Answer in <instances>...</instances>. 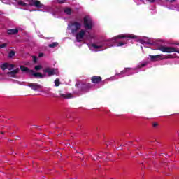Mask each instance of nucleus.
Returning a JSON list of instances; mask_svg holds the SVG:
<instances>
[{
  "mask_svg": "<svg viewBox=\"0 0 179 179\" xmlns=\"http://www.w3.org/2000/svg\"><path fill=\"white\" fill-rule=\"evenodd\" d=\"M158 50L159 51H162V52H167V53L178 52V54H179V50H178L174 47L160 45L158 47Z\"/></svg>",
  "mask_w": 179,
  "mask_h": 179,
  "instance_id": "1",
  "label": "nucleus"
},
{
  "mask_svg": "<svg viewBox=\"0 0 179 179\" xmlns=\"http://www.w3.org/2000/svg\"><path fill=\"white\" fill-rule=\"evenodd\" d=\"M70 27V30H71V33L75 34L77 33L78 30H80V27H82V24L78 22L74 21L70 23L69 25Z\"/></svg>",
  "mask_w": 179,
  "mask_h": 179,
  "instance_id": "2",
  "label": "nucleus"
},
{
  "mask_svg": "<svg viewBox=\"0 0 179 179\" xmlns=\"http://www.w3.org/2000/svg\"><path fill=\"white\" fill-rule=\"evenodd\" d=\"M83 22L84 27L86 30H92V29H93V20H92L90 17L85 16L83 18Z\"/></svg>",
  "mask_w": 179,
  "mask_h": 179,
  "instance_id": "3",
  "label": "nucleus"
},
{
  "mask_svg": "<svg viewBox=\"0 0 179 179\" xmlns=\"http://www.w3.org/2000/svg\"><path fill=\"white\" fill-rule=\"evenodd\" d=\"M29 6H35L38 9H44V4L41 3L38 0H29Z\"/></svg>",
  "mask_w": 179,
  "mask_h": 179,
  "instance_id": "4",
  "label": "nucleus"
},
{
  "mask_svg": "<svg viewBox=\"0 0 179 179\" xmlns=\"http://www.w3.org/2000/svg\"><path fill=\"white\" fill-rule=\"evenodd\" d=\"M86 34V31L81 29L76 35V38L78 43H80Z\"/></svg>",
  "mask_w": 179,
  "mask_h": 179,
  "instance_id": "5",
  "label": "nucleus"
},
{
  "mask_svg": "<svg viewBox=\"0 0 179 179\" xmlns=\"http://www.w3.org/2000/svg\"><path fill=\"white\" fill-rule=\"evenodd\" d=\"M117 38H129V39H134L136 38V36L134 34H121L118 35L114 38V40H117Z\"/></svg>",
  "mask_w": 179,
  "mask_h": 179,
  "instance_id": "6",
  "label": "nucleus"
},
{
  "mask_svg": "<svg viewBox=\"0 0 179 179\" xmlns=\"http://www.w3.org/2000/svg\"><path fill=\"white\" fill-rule=\"evenodd\" d=\"M101 80H103V78H101V76H94L91 78V82L92 83H95L96 85L100 83Z\"/></svg>",
  "mask_w": 179,
  "mask_h": 179,
  "instance_id": "7",
  "label": "nucleus"
},
{
  "mask_svg": "<svg viewBox=\"0 0 179 179\" xmlns=\"http://www.w3.org/2000/svg\"><path fill=\"white\" fill-rule=\"evenodd\" d=\"M45 73H48V76H52L55 75V69L48 67L43 70Z\"/></svg>",
  "mask_w": 179,
  "mask_h": 179,
  "instance_id": "8",
  "label": "nucleus"
},
{
  "mask_svg": "<svg viewBox=\"0 0 179 179\" xmlns=\"http://www.w3.org/2000/svg\"><path fill=\"white\" fill-rule=\"evenodd\" d=\"M29 87H31L32 90H34V92H37L39 89H41V85L37 84V83H29L27 85Z\"/></svg>",
  "mask_w": 179,
  "mask_h": 179,
  "instance_id": "9",
  "label": "nucleus"
},
{
  "mask_svg": "<svg viewBox=\"0 0 179 179\" xmlns=\"http://www.w3.org/2000/svg\"><path fill=\"white\" fill-rule=\"evenodd\" d=\"M19 71H20V69H19V68H17L15 70L8 71L7 73V75L8 76H10V78H16V75H17V73H19Z\"/></svg>",
  "mask_w": 179,
  "mask_h": 179,
  "instance_id": "10",
  "label": "nucleus"
},
{
  "mask_svg": "<svg viewBox=\"0 0 179 179\" xmlns=\"http://www.w3.org/2000/svg\"><path fill=\"white\" fill-rule=\"evenodd\" d=\"M92 87H93V85L91 83H86L82 84L81 90H87L88 89H92Z\"/></svg>",
  "mask_w": 179,
  "mask_h": 179,
  "instance_id": "11",
  "label": "nucleus"
},
{
  "mask_svg": "<svg viewBox=\"0 0 179 179\" xmlns=\"http://www.w3.org/2000/svg\"><path fill=\"white\" fill-rule=\"evenodd\" d=\"M29 72L30 75L34 76V78H44V76L41 73H36L34 70H31Z\"/></svg>",
  "mask_w": 179,
  "mask_h": 179,
  "instance_id": "12",
  "label": "nucleus"
},
{
  "mask_svg": "<svg viewBox=\"0 0 179 179\" xmlns=\"http://www.w3.org/2000/svg\"><path fill=\"white\" fill-rule=\"evenodd\" d=\"M17 33H19V29H13L7 30V34H8L9 36L17 34Z\"/></svg>",
  "mask_w": 179,
  "mask_h": 179,
  "instance_id": "13",
  "label": "nucleus"
},
{
  "mask_svg": "<svg viewBox=\"0 0 179 179\" xmlns=\"http://www.w3.org/2000/svg\"><path fill=\"white\" fill-rule=\"evenodd\" d=\"M163 57V55H150V58L151 61H157L159 58Z\"/></svg>",
  "mask_w": 179,
  "mask_h": 179,
  "instance_id": "14",
  "label": "nucleus"
},
{
  "mask_svg": "<svg viewBox=\"0 0 179 179\" xmlns=\"http://www.w3.org/2000/svg\"><path fill=\"white\" fill-rule=\"evenodd\" d=\"M20 69L22 71V72H26L27 73H30V71L31 70H30L28 67H26L24 66H20Z\"/></svg>",
  "mask_w": 179,
  "mask_h": 179,
  "instance_id": "15",
  "label": "nucleus"
},
{
  "mask_svg": "<svg viewBox=\"0 0 179 179\" xmlns=\"http://www.w3.org/2000/svg\"><path fill=\"white\" fill-rule=\"evenodd\" d=\"M92 47H93V48H94L95 50H99V48H103V47H104V43H102L101 45H97L94 43H93L92 45Z\"/></svg>",
  "mask_w": 179,
  "mask_h": 179,
  "instance_id": "16",
  "label": "nucleus"
},
{
  "mask_svg": "<svg viewBox=\"0 0 179 179\" xmlns=\"http://www.w3.org/2000/svg\"><path fill=\"white\" fill-rule=\"evenodd\" d=\"M1 68L2 71H5V69H9V63H3L1 66Z\"/></svg>",
  "mask_w": 179,
  "mask_h": 179,
  "instance_id": "17",
  "label": "nucleus"
},
{
  "mask_svg": "<svg viewBox=\"0 0 179 179\" xmlns=\"http://www.w3.org/2000/svg\"><path fill=\"white\" fill-rule=\"evenodd\" d=\"M61 97H63L64 99H72V94L69 93L67 94H61Z\"/></svg>",
  "mask_w": 179,
  "mask_h": 179,
  "instance_id": "18",
  "label": "nucleus"
},
{
  "mask_svg": "<svg viewBox=\"0 0 179 179\" xmlns=\"http://www.w3.org/2000/svg\"><path fill=\"white\" fill-rule=\"evenodd\" d=\"M64 13H66V15H72V10L69 8H66L64 9Z\"/></svg>",
  "mask_w": 179,
  "mask_h": 179,
  "instance_id": "19",
  "label": "nucleus"
},
{
  "mask_svg": "<svg viewBox=\"0 0 179 179\" xmlns=\"http://www.w3.org/2000/svg\"><path fill=\"white\" fill-rule=\"evenodd\" d=\"M55 47H58V43L57 42H55V43H52V44L48 45L49 48H55Z\"/></svg>",
  "mask_w": 179,
  "mask_h": 179,
  "instance_id": "20",
  "label": "nucleus"
},
{
  "mask_svg": "<svg viewBox=\"0 0 179 179\" xmlns=\"http://www.w3.org/2000/svg\"><path fill=\"white\" fill-rule=\"evenodd\" d=\"M15 55H16V52L11 50L8 53V58H13V57H15Z\"/></svg>",
  "mask_w": 179,
  "mask_h": 179,
  "instance_id": "21",
  "label": "nucleus"
},
{
  "mask_svg": "<svg viewBox=\"0 0 179 179\" xmlns=\"http://www.w3.org/2000/svg\"><path fill=\"white\" fill-rule=\"evenodd\" d=\"M17 4L20 5V6H24V7L27 6V3H26L22 1H18Z\"/></svg>",
  "mask_w": 179,
  "mask_h": 179,
  "instance_id": "22",
  "label": "nucleus"
},
{
  "mask_svg": "<svg viewBox=\"0 0 179 179\" xmlns=\"http://www.w3.org/2000/svg\"><path fill=\"white\" fill-rule=\"evenodd\" d=\"M59 85H61V83L59 82V79H56L55 80V86H59Z\"/></svg>",
  "mask_w": 179,
  "mask_h": 179,
  "instance_id": "23",
  "label": "nucleus"
},
{
  "mask_svg": "<svg viewBox=\"0 0 179 179\" xmlns=\"http://www.w3.org/2000/svg\"><path fill=\"white\" fill-rule=\"evenodd\" d=\"M127 41L126 42H119L118 43H117V47H122V45H125V44H127Z\"/></svg>",
  "mask_w": 179,
  "mask_h": 179,
  "instance_id": "24",
  "label": "nucleus"
},
{
  "mask_svg": "<svg viewBox=\"0 0 179 179\" xmlns=\"http://www.w3.org/2000/svg\"><path fill=\"white\" fill-rule=\"evenodd\" d=\"M15 68V65L8 64V71H12Z\"/></svg>",
  "mask_w": 179,
  "mask_h": 179,
  "instance_id": "25",
  "label": "nucleus"
},
{
  "mask_svg": "<svg viewBox=\"0 0 179 179\" xmlns=\"http://www.w3.org/2000/svg\"><path fill=\"white\" fill-rule=\"evenodd\" d=\"M169 58H173L171 55H169L168 56H165L164 58H161V59H169Z\"/></svg>",
  "mask_w": 179,
  "mask_h": 179,
  "instance_id": "26",
  "label": "nucleus"
},
{
  "mask_svg": "<svg viewBox=\"0 0 179 179\" xmlns=\"http://www.w3.org/2000/svg\"><path fill=\"white\" fill-rule=\"evenodd\" d=\"M35 71H40L41 69V65H37L34 67Z\"/></svg>",
  "mask_w": 179,
  "mask_h": 179,
  "instance_id": "27",
  "label": "nucleus"
},
{
  "mask_svg": "<svg viewBox=\"0 0 179 179\" xmlns=\"http://www.w3.org/2000/svg\"><path fill=\"white\" fill-rule=\"evenodd\" d=\"M152 127L153 128H157V127H159V123L155 122L152 123Z\"/></svg>",
  "mask_w": 179,
  "mask_h": 179,
  "instance_id": "28",
  "label": "nucleus"
},
{
  "mask_svg": "<svg viewBox=\"0 0 179 179\" xmlns=\"http://www.w3.org/2000/svg\"><path fill=\"white\" fill-rule=\"evenodd\" d=\"M6 45H8V44L2 43L0 45V48H5V47H6Z\"/></svg>",
  "mask_w": 179,
  "mask_h": 179,
  "instance_id": "29",
  "label": "nucleus"
},
{
  "mask_svg": "<svg viewBox=\"0 0 179 179\" xmlns=\"http://www.w3.org/2000/svg\"><path fill=\"white\" fill-rule=\"evenodd\" d=\"M33 61H34V64L37 63V57L33 56Z\"/></svg>",
  "mask_w": 179,
  "mask_h": 179,
  "instance_id": "30",
  "label": "nucleus"
},
{
  "mask_svg": "<svg viewBox=\"0 0 179 179\" xmlns=\"http://www.w3.org/2000/svg\"><path fill=\"white\" fill-rule=\"evenodd\" d=\"M66 0H58L59 3H64Z\"/></svg>",
  "mask_w": 179,
  "mask_h": 179,
  "instance_id": "31",
  "label": "nucleus"
},
{
  "mask_svg": "<svg viewBox=\"0 0 179 179\" xmlns=\"http://www.w3.org/2000/svg\"><path fill=\"white\" fill-rule=\"evenodd\" d=\"M148 2H150V3H153L156 0H147Z\"/></svg>",
  "mask_w": 179,
  "mask_h": 179,
  "instance_id": "32",
  "label": "nucleus"
},
{
  "mask_svg": "<svg viewBox=\"0 0 179 179\" xmlns=\"http://www.w3.org/2000/svg\"><path fill=\"white\" fill-rule=\"evenodd\" d=\"M44 56V53H40L39 54V57H43Z\"/></svg>",
  "mask_w": 179,
  "mask_h": 179,
  "instance_id": "33",
  "label": "nucleus"
},
{
  "mask_svg": "<svg viewBox=\"0 0 179 179\" xmlns=\"http://www.w3.org/2000/svg\"><path fill=\"white\" fill-rule=\"evenodd\" d=\"M169 2H176V0H169Z\"/></svg>",
  "mask_w": 179,
  "mask_h": 179,
  "instance_id": "34",
  "label": "nucleus"
},
{
  "mask_svg": "<svg viewBox=\"0 0 179 179\" xmlns=\"http://www.w3.org/2000/svg\"><path fill=\"white\" fill-rule=\"evenodd\" d=\"M141 66L143 68V66H146V64H142Z\"/></svg>",
  "mask_w": 179,
  "mask_h": 179,
  "instance_id": "35",
  "label": "nucleus"
},
{
  "mask_svg": "<svg viewBox=\"0 0 179 179\" xmlns=\"http://www.w3.org/2000/svg\"><path fill=\"white\" fill-rule=\"evenodd\" d=\"M140 43H141V44H143V40L140 41Z\"/></svg>",
  "mask_w": 179,
  "mask_h": 179,
  "instance_id": "36",
  "label": "nucleus"
},
{
  "mask_svg": "<svg viewBox=\"0 0 179 179\" xmlns=\"http://www.w3.org/2000/svg\"><path fill=\"white\" fill-rule=\"evenodd\" d=\"M1 134L2 135H3V134H5V133H4L3 131H1Z\"/></svg>",
  "mask_w": 179,
  "mask_h": 179,
  "instance_id": "37",
  "label": "nucleus"
}]
</instances>
